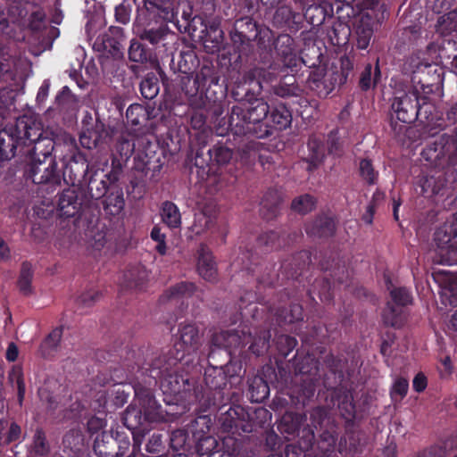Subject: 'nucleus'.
<instances>
[{"mask_svg": "<svg viewBox=\"0 0 457 457\" xmlns=\"http://www.w3.org/2000/svg\"><path fill=\"white\" fill-rule=\"evenodd\" d=\"M403 35L409 41H415L420 35V28L417 25L407 27L403 29Z\"/></svg>", "mask_w": 457, "mask_h": 457, "instance_id": "nucleus-64", "label": "nucleus"}, {"mask_svg": "<svg viewBox=\"0 0 457 457\" xmlns=\"http://www.w3.org/2000/svg\"><path fill=\"white\" fill-rule=\"evenodd\" d=\"M216 220V210L212 205H207L195 214L191 230L195 235H201L210 229Z\"/></svg>", "mask_w": 457, "mask_h": 457, "instance_id": "nucleus-14", "label": "nucleus"}, {"mask_svg": "<svg viewBox=\"0 0 457 457\" xmlns=\"http://www.w3.org/2000/svg\"><path fill=\"white\" fill-rule=\"evenodd\" d=\"M453 448L452 440L439 441L424 451L425 457H443L450 454Z\"/></svg>", "mask_w": 457, "mask_h": 457, "instance_id": "nucleus-36", "label": "nucleus"}, {"mask_svg": "<svg viewBox=\"0 0 457 457\" xmlns=\"http://www.w3.org/2000/svg\"><path fill=\"white\" fill-rule=\"evenodd\" d=\"M456 230L451 224L445 223L435 232V241L439 247H444L456 237Z\"/></svg>", "mask_w": 457, "mask_h": 457, "instance_id": "nucleus-38", "label": "nucleus"}, {"mask_svg": "<svg viewBox=\"0 0 457 457\" xmlns=\"http://www.w3.org/2000/svg\"><path fill=\"white\" fill-rule=\"evenodd\" d=\"M360 174L369 184H374L377 179V172L369 160H361L360 162Z\"/></svg>", "mask_w": 457, "mask_h": 457, "instance_id": "nucleus-54", "label": "nucleus"}, {"mask_svg": "<svg viewBox=\"0 0 457 457\" xmlns=\"http://www.w3.org/2000/svg\"><path fill=\"white\" fill-rule=\"evenodd\" d=\"M128 287L141 290L149 278V273L144 266L130 269L125 275Z\"/></svg>", "mask_w": 457, "mask_h": 457, "instance_id": "nucleus-23", "label": "nucleus"}, {"mask_svg": "<svg viewBox=\"0 0 457 457\" xmlns=\"http://www.w3.org/2000/svg\"><path fill=\"white\" fill-rule=\"evenodd\" d=\"M409 388L408 380L403 378H397L391 389V396L395 400H402L407 394Z\"/></svg>", "mask_w": 457, "mask_h": 457, "instance_id": "nucleus-52", "label": "nucleus"}, {"mask_svg": "<svg viewBox=\"0 0 457 457\" xmlns=\"http://www.w3.org/2000/svg\"><path fill=\"white\" fill-rule=\"evenodd\" d=\"M202 337L195 325L180 324L174 343L177 351L175 359L182 360L186 355L196 353L203 344Z\"/></svg>", "mask_w": 457, "mask_h": 457, "instance_id": "nucleus-4", "label": "nucleus"}, {"mask_svg": "<svg viewBox=\"0 0 457 457\" xmlns=\"http://www.w3.org/2000/svg\"><path fill=\"white\" fill-rule=\"evenodd\" d=\"M252 339V334L244 330H226L215 333L212 337V345L227 349H236L243 346Z\"/></svg>", "mask_w": 457, "mask_h": 457, "instance_id": "nucleus-9", "label": "nucleus"}, {"mask_svg": "<svg viewBox=\"0 0 457 457\" xmlns=\"http://www.w3.org/2000/svg\"><path fill=\"white\" fill-rule=\"evenodd\" d=\"M275 49L287 67L296 66L297 52L295 40L287 34L279 35L275 41Z\"/></svg>", "mask_w": 457, "mask_h": 457, "instance_id": "nucleus-11", "label": "nucleus"}, {"mask_svg": "<svg viewBox=\"0 0 457 457\" xmlns=\"http://www.w3.org/2000/svg\"><path fill=\"white\" fill-rule=\"evenodd\" d=\"M101 297V294L98 291H88L82 294L79 297V303L84 307H89L94 303L98 301Z\"/></svg>", "mask_w": 457, "mask_h": 457, "instance_id": "nucleus-59", "label": "nucleus"}, {"mask_svg": "<svg viewBox=\"0 0 457 457\" xmlns=\"http://www.w3.org/2000/svg\"><path fill=\"white\" fill-rule=\"evenodd\" d=\"M62 336V329L56 328L51 331L45 341L42 343L40 349L44 356L50 355L55 351L59 345Z\"/></svg>", "mask_w": 457, "mask_h": 457, "instance_id": "nucleus-30", "label": "nucleus"}, {"mask_svg": "<svg viewBox=\"0 0 457 457\" xmlns=\"http://www.w3.org/2000/svg\"><path fill=\"white\" fill-rule=\"evenodd\" d=\"M151 237L153 240L157 242V245L155 247L156 250L161 254H162V255L165 254V253H166V244H165L166 236L163 233H162L161 228L158 227H154L151 231Z\"/></svg>", "mask_w": 457, "mask_h": 457, "instance_id": "nucleus-57", "label": "nucleus"}, {"mask_svg": "<svg viewBox=\"0 0 457 457\" xmlns=\"http://www.w3.org/2000/svg\"><path fill=\"white\" fill-rule=\"evenodd\" d=\"M32 453L38 456L49 453V445L42 430L37 429L33 437Z\"/></svg>", "mask_w": 457, "mask_h": 457, "instance_id": "nucleus-45", "label": "nucleus"}, {"mask_svg": "<svg viewBox=\"0 0 457 457\" xmlns=\"http://www.w3.org/2000/svg\"><path fill=\"white\" fill-rule=\"evenodd\" d=\"M394 302L398 305H407L411 302V297L405 288H395L390 291Z\"/></svg>", "mask_w": 457, "mask_h": 457, "instance_id": "nucleus-56", "label": "nucleus"}, {"mask_svg": "<svg viewBox=\"0 0 457 457\" xmlns=\"http://www.w3.org/2000/svg\"><path fill=\"white\" fill-rule=\"evenodd\" d=\"M304 16L313 26L321 24L325 19L324 10L317 4H311L306 9Z\"/></svg>", "mask_w": 457, "mask_h": 457, "instance_id": "nucleus-50", "label": "nucleus"}, {"mask_svg": "<svg viewBox=\"0 0 457 457\" xmlns=\"http://www.w3.org/2000/svg\"><path fill=\"white\" fill-rule=\"evenodd\" d=\"M140 38L150 42L152 45L157 44L163 37L162 29H144L140 35Z\"/></svg>", "mask_w": 457, "mask_h": 457, "instance_id": "nucleus-58", "label": "nucleus"}, {"mask_svg": "<svg viewBox=\"0 0 457 457\" xmlns=\"http://www.w3.org/2000/svg\"><path fill=\"white\" fill-rule=\"evenodd\" d=\"M257 80V84L260 88H262V83L263 82H272L274 79L273 73L262 69V68H255L251 70L249 72H247L245 76V82H253L254 80Z\"/></svg>", "mask_w": 457, "mask_h": 457, "instance_id": "nucleus-34", "label": "nucleus"}, {"mask_svg": "<svg viewBox=\"0 0 457 457\" xmlns=\"http://www.w3.org/2000/svg\"><path fill=\"white\" fill-rule=\"evenodd\" d=\"M213 37L209 34L205 37L204 40V47L207 53L214 54L220 51L221 43H222V31L214 29L213 30Z\"/></svg>", "mask_w": 457, "mask_h": 457, "instance_id": "nucleus-49", "label": "nucleus"}, {"mask_svg": "<svg viewBox=\"0 0 457 457\" xmlns=\"http://www.w3.org/2000/svg\"><path fill=\"white\" fill-rule=\"evenodd\" d=\"M303 417L300 414L287 412L286 413L278 424V430L285 435L287 439L295 436L300 429Z\"/></svg>", "mask_w": 457, "mask_h": 457, "instance_id": "nucleus-20", "label": "nucleus"}, {"mask_svg": "<svg viewBox=\"0 0 457 457\" xmlns=\"http://www.w3.org/2000/svg\"><path fill=\"white\" fill-rule=\"evenodd\" d=\"M270 119L273 126L282 129L290 125L292 116L289 110L284 104H278L271 111Z\"/></svg>", "mask_w": 457, "mask_h": 457, "instance_id": "nucleus-26", "label": "nucleus"}, {"mask_svg": "<svg viewBox=\"0 0 457 457\" xmlns=\"http://www.w3.org/2000/svg\"><path fill=\"white\" fill-rule=\"evenodd\" d=\"M129 57L132 62H141L146 59L145 49L139 42H131L129 49Z\"/></svg>", "mask_w": 457, "mask_h": 457, "instance_id": "nucleus-55", "label": "nucleus"}, {"mask_svg": "<svg viewBox=\"0 0 457 457\" xmlns=\"http://www.w3.org/2000/svg\"><path fill=\"white\" fill-rule=\"evenodd\" d=\"M406 66L412 73L421 72L424 75H429L433 72L431 83H438L441 80V74L437 72V69L428 61L422 60L419 54L410 56L407 60Z\"/></svg>", "mask_w": 457, "mask_h": 457, "instance_id": "nucleus-15", "label": "nucleus"}, {"mask_svg": "<svg viewBox=\"0 0 457 457\" xmlns=\"http://www.w3.org/2000/svg\"><path fill=\"white\" fill-rule=\"evenodd\" d=\"M87 426L89 432L96 433L106 426V421L100 417H91L87 420Z\"/></svg>", "mask_w": 457, "mask_h": 457, "instance_id": "nucleus-60", "label": "nucleus"}, {"mask_svg": "<svg viewBox=\"0 0 457 457\" xmlns=\"http://www.w3.org/2000/svg\"><path fill=\"white\" fill-rule=\"evenodd\" d=\"M249 392L253 402L261 403L270 395L267 382L261 377H254L249 382Z\"/></svg>", "mask_w": 457, "mask_h": 457, "instance_id": "nucleus-24", "label": "nucleus"}, {"mask_svg": "<svg viewBox=\"0 0 457 457\" xmlns=\"http://www.w3.org/2000/svg\"><path fill=\"white\" fill-rule=\"evenodd\" d=\"M196 382L188 377L170 374L166 376L161 383L162 391L181 400L193 401L197 398Z\"/></svg>", "mask_w": 457, "mask_h": 457, "instance_id": "nucleus-5", "label": "nucleus"}, {"mask_svg": "<svg viewBox=\"0 0 457 457\" xmlns=\"http://www.w3.org/2000/svg\"><path fill=\"white\" fill-rule=\"evenodd\" d=\"M355 30L357 35V46L360 49H366L370 42L373 35V28L369 26H363L355 24Z\"/></svg>", "mask_w": 457, "mask_h": 457, "instance_id": "nucleus-46", "label": "nucleus"}, {"mask_svg": "<svg viewBox=\"0 0 457 457\" xmlns=\"http://www.w3.org/2000/svg\"><path fill=\"white\" fill-rule=\"evenodd\" d=\"M58 206L62 216H74L79 209L77 193L72 189L64 190L60 195Z\"/></svg>", "mask_w": 457, "mask_h": 457, "instance_id": "nucleus-18", "label": "nucleus"}, {"mask_svg": "<svg viewBox=\"0 0 457 457\" xmlns=\"http://www.w3.org/2000/svg\"><path fill=\"white\" fill-rule=\"evenodd\" d=\"M308 148L310 154L308 161L310 162L308 169L312 170L320 163L324 158L325 152L321 142L316 138L310 139L308 142Z\"/></svg>", "mask_w": 457, "mask_h": 457, "instance_id": "nucleus-28", "label": "nucleus"}, {"mask_svg": "<svg viewBox=\"0 0 457 457\" xmlns=\"http://www.w3.org/2000/svg\"><path fill=\"white\" fill-rule=\"evenodd\" d=\"M33 161L29 165V174L35 184H61V174L56 161L45 149L31 155Z\"/></svg>", "mask_w": 457, "mask_h": 457, "instance_id": "nucleus-3", "label": "nucleus"}, {"mask_svg": "<svg viewBox=\"0 0 457 457\" xmlns=\"http://www.w3.org/2000/svg\"><path fill=\"white\" fill-rule=\"evenodd\" d=\"M212 427V420L207 415H203L197 417L194 420L190 426L189 429L197 439L201 437L207 436L206 435L210 432Z\"/></svg>", "mask_w": 457, "mask_h": 457, "instance_id": "nucleus-29", "label": "nucleus"}, {"mask_svg": "<svg viewBox=\"0 0 457 457\" xmlns=\"http://www.w3.org/2000/svg\"><path fill=\"white\" fill-rule=\"evenodd\" d=\"M270 335L268 331H262L258 337L250 339L248 343H251L249 349L256 355L262 354L268 349L269 340Z\"/></svg>", "mask_w": 457, "mask_h": 457, "instance_id": "nucleus-43", "label": "nucleus"}, {"mask_svg": "<svg viewBox=\"0 0 457 457\" xmlns=\"http://www.w3.org/2000/svg\"><path fill=\"white\" fill-rule=\"evenodd\" d=\"M297 90V87L295 86L294 77L286 78L284 81H280L273 87V93L281 97L295 96Z\"/></svg>", "mask_w": 457, "mask_h": 457, "instance_id": "nucleus-41", "label": "nucleus"}, {"mask_svg": "<svg viewBox=\"0 0 457 457\" xmlns=\"http://www.w3.org/2000/svg\"><path fill=\"white\" fill-rule=\"evenodd\" d=\"M16 140L20 145L31 146L29 151L31 155H36L38 151L44 150L49 154L53 149L52 140L45 137L42 124L32 116H22L17 119L12 126Z\"/></svg>", "mask_w": 457, "mask_h": 457, "instance_id": "nucleus-2", "label": "nucleus"}, {"mask_svg": "<svg viewBox=\"0 0 457 457\" xmlns=\"http://www.w3.org/2000/svg\"><path fill=\"white\" fill-rule=\"evenodd\" d=\"M335 223L329 218H322L315 221L313 227L308 229V233L320 237H328L334 233Z\"/></svg>", "mask_w": 457, "mask_h": 457, "instance_id": "nucleus-32", "label": "nucleus"}, {"mask_svg": "<svg viewBox=\"0 0 457 457\" xmlns=\"http://www.w3.org/2000/svg\"><path fill=\"white\" fill-rule=\"evenodd\" d=\"M140 91L145 99L154 98L159 92L157 79L154 76H146L140 83Z\"/></svg>", "mask_w": 457, "mask_h": 457, "instance_id": "nucleus-39", "label": "nucleus"}, {"mask_svg": "<svg viewBox=\"0 0 457 457\" xmlns=\"http://www.w3.org/2000/svg\"><path fill=\"white\" fill-rule=\"evenodd\" d=\"M211 158L218 164H228L233 157L232 150L225 145H217L209 150Z\"/></svg>", "mask_w": 457, "mask_h": 457, "instance_id": "nucleus-33", "label": "nucleus"}, {"mask_svg": "<svg viewBox=\"0 0 457 457\" xmlns=\"http://www.w3.org/2000/svg\"><path fill=\"white\" fill-rule=\"evenodd\" d=\"M197 253V270L199 275L207 281L215 280L217 269L209 249L204 245H201Z\"/></svg>", "mask_w": 457, "mask_h": 457, "instance_id": "nucleus-13", "label": "nucleus"}, {"mask_svg": "<svg viewBox=\"0 0 457 457\" xmlns=\"http://www.w3.org/2000/svg\"><path fill=\"white\" fill-rule=\"evenodd\" d=\"M281 201L282 198L277 191L270 190L267 192L261 202V211L263 217L267 220L275 217L278 213V206L281 204Z\"/></svg>", "mask_w": 457, "mask_h": 457, "instance_id": "nucleus-21", "label": "nucleus"}, {"mask_svg": "<svg viewBox=\"0 0 457 457\" xmlns=\"http://www.w3.org/2000/svg\"><path fill=\"white\" fill-rule=\"evenodd\" d=\"M363 2L353 11L354 24L374 28L376 23H379L385 19L386 6L378 0H365Z\"/></svg>", "mask_w": 457, "mask_h": 457, "instance_id": "nucleus-8", "label": "nucleus"}, {"mask_svg": "<svg viewBox=\"0 0 457 457\" xmlns=\"http://www.w3.org/2000/svg\"><path fill=\"white\" fill-rule=\"evenodd\" d=\"M427 378L422 373L417 374L413 378L412 386L413 389L418 393L424 391L427 387Z\"/></svg>", "mask_w": 457, "mask_h": 457, "instance_id": "nucleus-63", "label": "nucleus"}, {"mask_svg": "<svg viewBox=\"0 0 457 457\" xmlns=\"http://www.w3.org/2000/svg\"><path fill=\"white\" fill-rule=\"evenodd\" d=\"M371 71L372 67L370 64H368L364 71L361 72V78H360V87L363 90H368L371 87L372 85H375L378 79L380 78V71L378 66H376L375 68V74L374 78H371Z\"/></svg>", "mask_w": 457, "mask_h": 457, "instance_id": "nucleus-44", "label": "nucleus"}, {"mask_svg": "<svg viewBox=\"0 0 457 457\" xmlns=\"http://www.w3.org/2000/svg\"><path fill=\"white\" fill-rule=\"evenodd\" d=\"M269 112V105L263 99L242 101L231 108L228 125L235 135L256 133L253 126L263 120Z\"/></svg>", "mask_w": 457, "mask_h": 457, "instance_id": "nucleus-1", "label": "nucleus"}, {"mask_svg": "<svg viewBox=\"0 0 457 457\" xmlns=\"http://www.w3.org/2000/svg\"><path fill=\"white\" fill-rule=\"evenodd\" d=\"M116 21L122 24H127L129 21L130 15L126 6L120 4L115 9Z\"/></svg>", "mask_w": 457, "mask_h": 457, "instance_id": "nucleus-61", "label": "nucleus"}, {"mask_svg": "<svg viewBox=\"0 0 457 457\" xmlns=\"http://www.w3.org/2000/svg\"><path fill=\"white\" fill-rule=\"evenodd\" d=\"M109 137L108 129L97 120L91 129H88L81 134L79 140L83 147L92 149L105 142Z\"/></svg>", "mask_w": 457, "mask_h": 457, "instance_id": "nucleus-12", "label": "nucleus"}, {"mask_svg": "<svg viewBox=\"0 0 457 457\" xmlns=\"http://www.w3.org/2000/svg\"><path fill=\"white\" fill-rule=\"evenodd\" d=\"M107 190V184L104 180H97L96 178H91L88 181V192L95 199H99L104 196Z\"/></svg>", "mask_w": 457, "mask_h": 457, "instance_id": "nucleus-51", "label": "nucleus"}, {"mask_svg": "<svg viewBox=\"0 0 457 457\" xmlns=\"http://www.w3.org/2000/svg\"><path fill=\"white\" fill-rule=\"evenodd\" d=\"M437 30L442 35L457 32V10L449 12L441 16L437 21Z\"/></svg>", "mask_w": 457, "mask_h": 457, "instance_id": "nucleus-27", "label": "nucleus"}, {"mask_svg": "<svg viewBox=\"0 0 457 457\" xmlns=\"http://www.w3.org/2000/svg\"><path fill=\"white\" fill-rule=\"evenodd\" d=\"M392 109L400 121L403 123L411 122L418 117L420 109L418 92L410 90L401 96H395Z\"/></svg>", "mask_w": 457, "mask_h": 457, "instance_id": "nucleus-6", "label": "nucleus"}, {"mask_svg": "<svg viewBox=\"0 0 457 457\" xmlns=\"http://www.w3.org/2000/svg\"><path fill=\"white\" fill-rule=\"evenodd\" d=\"M147 111L141 104H131L126 111V118L131 125H139L147 119Z\"/></svg>", "mask_w": 457, "mask_h": 457, "instance_id": "nucleus-37", "label": "nucleus"}, {"mask_svg": "<svg viewBox=\"0 0 457 457\" xmlns=\"http://www.w3.org/2000/svg\"><path fill=\"white\" fill-rule=\"evenodd\" d=\"M12 126L0 131V155L2 159H11L19 146Z\"/></svg>", "mask_w": 457, "mask_h": 457, "instance_id": "nucleus-17", "label": "nucleus"}, {"mask_svg": "<svg viewBox=\"0 0 457 457\" xmlns=\"http://www.w3.org/2000/svg\"><path fill=\"white\" fill-rule=\"evenodd\" d=\"M152 365L153 368L151 370V376L153 378L156 379L168 372L172 363L170 361H166L164 357H159L153 362Z\"/></svg>", "mask_w": 457, "mask_h": 457, "instance_id": "nucleus-53", "label": "nucleus"}, {"mask_svg": "<svg viewBox=\"0 0 457 457\" xmlns=\"http://www.w3.org/2000/svg\"><path fill=\"white\" fill-rule=\"evenodd\" d=\"M13 62L9 54L4 53L0 54V80L14 79V73L12 70Z\"/></svg>", "mask_w": 457, "mask_h": 457, "instance_id": "nucleus-47", "label": "nucleus"}, {"mask_svg": "<svg viewBox=\"0 0 457 457\" xmlns=\"http://www.w3.org/2000/svg\"><path fill=\"white\" fill-rule=\"evenodd\" d=\"M104 209L112 215L119 214L124 207V199L121 194H111L104 200Z\"/></svg>", "mask_w": 457, "mask_h": 457, "instance_id": "nucleus-35", "label": "nucleus"}, {"mask_svg": "<svg viewBox=\"0 0 457 457\" xmlns=\"http://www.w3.org/2000/svg\"><path fill=\"white\" fill-rule=\"evenodd\" d=\"M218 447V443L216 439L212 436H204L198 439V443L196 445L197 453L200 456H207L211 457L216 453V449Z\"/></svg>", "mask_w": 457, "mask_h": 457, "instance_id": "nucleus-42", "label": "nucleus"}, {"mask_svg": "<svg viewBox=\"0 0 457 457\" xmlns=\"http://www.w3.org/2000/svg\"><path fill=\"white\" fill-rule=\"evenodd\" d=\"M187 442V435L182 429H178L172 432L170 436V446L176 452L173 457H183L186 456L184 452H180L184 449Z\"/></svg>", "mask_w": 457, "mask_h": 457, "instance_id": "nucleus-40", "label": "nucleus"}, {"mask_svg": "<svg viewBox=\"0 0 457 457\" xmlns=\"http://www.w3.org/2000/svg\"><path fill=\"white\" fill-rule=\"evenodd\" d=\"M195 290L192 282L182 281L170 287L161 297L162 302L179 301L180 299L191 296Z\"/></svg>", "mask_w": 457, "mask_h": 457, "instance_id": "nucleus-19", "label": "nucleus"}, {"mask_svg": "<svg viewBox=\"0 0 457 457\" xmlns=\"http://www.w3.org/2000/svg\"><path fill=\"white\" fill-rule=\"evenodd\" d=\"M133 145L130 144L129 140L126 138H120L117 150L120 152V155H125L126 157L129 156L133 152Z\"/></svg>", "mask_w": 457, "mask_h": 457, "instance_id": "nucleus-62", "label": "nucleus"}, {"mask_svg": "<svg viewBox=\"0 0 457 457\" xmlns=\"http://www.w3.org/2000/svg\"><path fill=\"white\" fill-rule=\"evenodd\" d=\"M136 403L142 409L146 421L151 426L165 420V411L155 400L153 392L149 388L137 386L135 387Z\"/></svg>", "mask_w": 457, "mask_h": 457, "instance_id": "nucleus-7", "label": "nucleus"}, {"mask_svg": "<svg viewBox=\"0 0 457 457\" xmlns=\"http://www.w3.org/2000/svg\"><path fill=\"white\" fill-rule=\"evenodd\" d=\"M122 420L123 424L133 433L137 431L139 434H142L148 431L151 428L142 413L141 407L136 403V397L125 410Z\"/></svg>", "mask_w": 457, "mask_h": 457, "instance_id": "nucleus-10", "label": "nucleus"}, {"mask_svg": "<svg viewBox=\"0 0 457 457\" xmlns=\"http://www.w3.org/2000/svg\"><path fill=\"white\" fill-rule=\"evenodd\" d=\"M63 446L71 453L77 454L84 446V436L79 428H72L63 437Z\"/></svg>", "mask_w": 457, "mask_h": 457, "instance_id": "nucleus-25", "label": "nucleus"}, {"mask_svg": "<svg viewBox=\"0 0 457 457\" xmlns=\"http://www.w3.org/2000/svg\"><path fill=\"white\" fill-rule=\"evenodd\" d=\"M162 220L170 228H179L181 225V214L178 206L172 202L166 201L161 208Z\"/></svg>", "mask_w": 457, "mask_h": 457, "instance_id": "nucleus-22", "label": "nucleus"}, {"mask_svg": "<svg viewBox=\"0 0 457 457\" xmlns=\"http://www.w3.org/2000/svg\"><path fill=\"white\" fill-rule=\"evenodd\" d=\"M315 205L313 198L309 195H303L292 202V209L299 213L305 214L311 212Z\"/></svg>", "mask_w": 457, "mask_h": 457, "instance_id": "nucleus-48", "label": "nucleus"}, {"mask_svg": "<svg viewBox=\"0 0 457 457\" xmlns=\"http://www.w3.org/2000/svg\"><path fill=\"white\" fill-rule=\"evenodd\" d=\"M302 21V16L288 5H281L278 7L273 16L274 23L278 27L298 28V24Z\"/></svg>", "mask_w": 457, "mask_h": 457, "instance_id": "nucleus-16", "label": "nucleus"}, {"mask_svg": "<svg viewBox=\"0 0 457 457\" xmlns=\"http://www.w3.org/2000/svg\"><path fill=\"white\" fill-rule=\"evenodd\" d=\"M33 278V271L29 263L24 262L21 266V274L18 280V286L20 291L23 295H29L31 293V281Z\"/></svg>", "mask_w": 457, "mask_h": 457, "instance_id": "nucleus-31", "label": "nucleus"}]
</instances>
